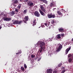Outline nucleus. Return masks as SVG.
I'll return each mask as SVG.
<instances>
[{
    "instance_id": "obj_1",
    "label": "nucleus",
    "mask_w": 73,
    "mask_h": 73,
    "mask_svg": "<svg viewBox=\"0 0 73 73\" xmlns=\"http://www.w3.org/2000/svg\"><path fill=\"white\" fill-rule=\"evenodd\" d=\"M37 44L38 45H39L40 47L39 52H38V53H39V55H41L43 49H45V44L44 42L40 41L38 42Z\"/></svg>"
},
{
    "instance_id": "obj_2",
    "label": "nucleus",
    "mask_w": 73,
    "mask_h": 73,
    "mask_svg": "<svg viewBox=\"0 0 73 73\" xmlns=\"http://www.w3.org/2000/svg\"><path fill=\"white\" fill-rule=\"evenodd\" d=\"M27 5L31 8H32V7L34 6V4L31 1H29L27 2Z\"/></svg>"
},
{
    "instance_id": "obj_3",
    "label": "nucleus",
    "mask_w": 73,
    "mask_h": 73,
    "mask_svg": "<svg viewBox=\"0 0 73 73\" xmlns=\"http://www.w3.org/2000/svg\"><path fill=\"white\" fill-rule=\"evenodd\" d=\"M49 19H51V18H55V15L53 14L52 13L48 14L47 15Z\"/></svg>"
},
{
    "instance_id": "obj_4",
    "label": "nucleus",
    "mask_w": 73,
    "mask_h": 73,
    "mask_svg": "<svg viewBox=\"0 0 73 73\" xmlns=\"http://www.w3.org/2000/svg\"><path fill=\"white\" fill-rule=\"evenodd\" d=\"M22 23V21H19L17 20H15L14 22H13V24H21Z\"/></svg>"
},
{
    "instance_id": "obj_5",
    "label": "nucleus",
    "mask_w": 73,
    "mask_h": 73,
    "mask_svg": "<svg viewBox=\"0 0 73 73\" xmlns=\"http://www.w3.org/2000/svg\"><path fill=\"white\" fill-rule=\"evenodd\" d=\"M62 48V45L60 44L56 50V52H60Z\"/></svg>"
},
{
    "instance_id": "obj_6",
    "label": "nucleus",
    "mask_w": 73,
    "mask_h": 73,
    "mask_svg": "<svg viewBox=\"0 0 73 73\" xmlns=\"http://www.w3.org/2000/svg\"><path fill=\"white\" fill-rule=\"evenodd\" d=\"M40 14L37 11H36L34 13V15L36 16V17H40Z\"/></svg>"
},
{
    "instance_id": "obj_7",
    "label": "nucleus",
    "mask_w": 73,
    "mask_h": 73,
    "mask_svg": "<svg viewBox=\"0 0 73 73\" xmlns=\"http://www.w3.org/2000/svg\"><path fill=\"white\" fill-rule=\"evenodd\" d=\"M3 19L4 21H10L11 20V19L9 18H7L6 17H3Z\"/></svg>"
},
{
    "instance_id": "obj_8",
    "label": "nucleus",
    "mask_w": 73,
    "mask_h": 73,
    "mask_svg": "<svg viewBox=\"0 0 73 73\" xmlns=\"http://www.w3.org/2000/svg\"><path fill=\"white\" fill-rule=\"evenodd\" d=\"M17 3H19V0H14L13 1V5L17 4Z\"/></svg>"
},
{
    "instance_id": "obj_9",
    "label": "nucleus",
    "mask_w": 73,
    "mask_h": 73,
    "mask_svg": "<svg viewBox=\"0 0 73 73\" xmlns=\"http://www.w3.org/2000/svg\"><path fill=\"white\" fill-rule=\"evenodd\" d=\"M53 70L51 69H48L46 70V72L47 73H52Z\"/></svg>"
},
{
    "instance_id": "obj_10",
    "label": "nucleus",
    "mask_w": 73,
    "mask_h": 73,
    "mask_svg": "<svg viewBox=\"0 0 73 73\" xmlns=\"http://www.w3.org/2000/svg\"><path fill=\"white\" fill-rule=\"evenodd\" d=\"M58 31L59 32H62V33L63 32V31H64V29L62 28V27H60L59 28V29H58Z\"/></svg>"
},
{
    "instance_id": "obj_11",
    "label": "nucleus",
    "mask_w": 73,
    "mask_h": 73,
    "mask_svg": "<svg viewBox=\"0 0 73 73\" xmlns=\"http://www.w3.org/2000/svg\"><path fill=\"white\" fill-rule=\"evenodd\" d=\"M71 48V47H70L69 48H67L66 50V52H65L66 54H68V52H69V50H70Z\"/></svg>"
},
{
    "instance_id": "obj_12",
    "label": "nucleus",
    "mask_w": 73,
    "mask_h": 73,
    "mask_svg": "<svg viewBox=\"0 0 73 73\" xmlns=\"http://www.w3.org/2000/svg\"><path fill=\"white\" fill-rule=\"evenodd\" d=\"M33 26L35 27V26L36 24V19H34L33 22Z\"/></svg>"
},
{
    "instance_id": "obj_13",
    "label": "nucleus",
    "mask_w": 73,
    "mask_h": 73,
    "mask_svg": "<svg viewBox=\"0 0 73 73\" xmlns=\"http://www.w3.org/2000/svg\"><path fill=\"white\" fill-rule=\"evenodd\" d=\"M40 8L42 11L44 12H46V10L44 9L43 6H41L40 7Z\"/></svg>"
},
{
    "instance_id": "obj_14",
    "label": "nucleus",
    "mask_w": 73,
    "mask_h": 73,
    "mask_svg": "<svg viewBox=\"0 0 73 73\" xmlns=\"http://www.w3.org/2000/svg\"><path fill=\"white\" fill-rule=\"evenodd\" d=\"M44 25L45 26H46V27H49V25H50V22L47 21L46 23H44Z\"/></svg>"
},
{
    "instance_id": "obj_15",
    "label": "nucleus",
    "mask_w": 73,
    "mask_h": 73,
    "mask_svg": "<svg viewBox=\"0 0 73 73\" xmlns=\"http://www.w3.org/2000/svg\"><path fill=\"white\" fill-rule=\"evenodd\" d=\"M24 19H25L26 21H28V19H29V17L28 16H25L24 18Z\"/></svg>"
},
{
    "instance_id": "obj_16",
    "label": "nucleus",
    "mask_w": 73,
    "mask_h": 73,
    "mask_svg": "<svg viewBox=\"0 0 73 73\" xmlns=\"http://www.w3.org/2000/svg\"><path fill=\"white\" fill-rule=\"evenodd\" d=\"M57 38L58 39H60V38H61V35H58L57 36Z\"/></svg>"
},
{
    "instance_id": "obj_17",
    "label": "nucleus",
    "mask_w": 73,
    "mask_h": 73,
    "mask_svg": "<svg viewBox=\"0 0 73 73\" xmlns=\"http://www.w3.org/2000/svg\"><path fill=\"white\" fill-rule=\"evenodd\" d=\"M39 12H40L41 15L42 16H43V15H44V13L41 11V10L40 9L39 10Z\"/></svg>"
},
{
    "instance_id": "obj_18",
    "label": "nucleus",
    "mask_w": 73,
    "mask_h": 73,
    "mask_svg": "<svg viewBox=\"0 0 73 73\" xmlns=\"http://www.w3.org/2000/svg\"><path fill=\"white\" fill-rule=\"evenodd\" d=\"M57 13H58L60 15H61V16H62V14L60 12V11H58L57 12Z\"/></svg>"
},
{
    "instance_id": "obj_19",
    "label": "nucleus",
    "mask_w": 73,
    "mask_h": 73,
    "mask_svg": "<svg viewBox=\"0 0 73 73\" xmlns=\"http://www.w3.org/2000/svg\"><path fill=\"white\" fill-rule=\"evenodd\" d=\"M18 52L16 53V54H19V53H21V50H18Z\"/></svg>"
},
{
    "instance_id": "obj_20",
    "label": "nucleus",
    "mask_w": 73,
    "mask_h": 73,
    "mask_svg": "<svg viewBox=\"0 0 73 73\" xmlns=\"http://www.w3.org/2000/svg\"><path fill=\"white\" fill-rule=\"evenodd\" d=\"M42 2L45 3V4H47L48 3V2H47V1L46 0H42Z\"/></svg>"
},
{
    "instance_id": "obj_21",
    "label": "nucleus",
    "mask_w": 73,
    "mask_h": 73,
    "mask_svg": "<svg viewBox=\"0 0 73 73\" xmlns=\"http://www.w3.org/2000/svg\"><path fill=\"white\" fill-rule=\"evenodd\" d=\"M11 15L13 16V15H15V12L13 11H12L11 13Z\"/></svg>"
},
{
    "instance_id": "obj_22",
    "label": "nucleus",
    "mask_w": 73,
    "mask_h": 73,
    "mask_svg": "<svg viewBox=\"0 0 73 73\" xmlns=\"http://www.w3.org/2000/svg\"><path fill=\"white\" fill-rule=\"evenodd\" d=\"M72 59L71 58H70L68 59V62H72Z\"/></svg>"
},
{
    "instance_id": "obj_23",
    "label": "nucleus",
    "mask_w": 73,
    "mask_h": 73,
    "mask_svg": "<svg viewBox=\"0 0 73 73\" xmlns=\"http://www.w3.org/2000/svg\"><path fill=\"white\" fill-rule=\"evenodd\" d=\"M50 6L51 7H54V5H53V3H51L50 4Z\"/></svg>"
},
{
    "instance_id": "obj_24",
    "label": "nucleus",
    "mask_w": 73,
    "mask_h": 73,
    "mask_svg": "<svg viewBox=\"0 0 73 73\" xmlns=\"http://www.w3.org/2000/svg\"><path fill=\"white\" fill-rule=\"evenodd\" d=\"M21 69L23 71H24V67H23L22 66H21Z\"/></svg>"
},
{
    "instance_id": "obj_25",
    "label": "nucleus",
    "mask_w": 73,
    "mask_h": 73,
    "mask_svg": "<svg viewBox=\"0 0 73 73\" xmlns=\"http://www.w3.org/2000/svg\"><path fill=\"white\" fill-rule=\"evenodd\" d=\"M61 65H62V63H59L58 66V67H60Z\"/></svg>"
},
{
    "instance_id": "obj_26",
    "label": "nucleus",
    "mask_w": 73,
    "mask_h": 73,
    "mask_svg": "<svg viewBox=\"0 0 73 73\" xmlns=\"http://www.w3.org/2000/svg\"><path fill=\"white\" fill-rule=\"evenodd\" d=\"M24 66L25 68V69H26V68H27V65H26V64H24Z\"/></svg>"
},
{
    "instance_id": "obj_27",
    "label": "nucleus",
    "mask_w": 73,
    "mask_h": 73,
    "mask_svg": "<svg viewBox=\"0 0 73 73\" xmlns=\"http://www.w3.org/2000/svg\"><path fill=\"white\" fill-rule=\"evenodd\" d=\"M71 56H72V54H68V57H71Z\"/></svg>"
},
{
    "instance_id": "obj_28",
    "label": "nucleus",
    "mask_w": 73,
    "mask_h": 73,
    "mask_svg": "<svg viewBox=\"0 0 73 73\" xmlns=\"http://www.w3.org/2000/svg\"><path fill=\"white\" fill-rule=\"evenodd\" d=\"M18 8L19 9H20V8H21V5H19L18 6Z\"/></svg>"
},
{
    "instance_id": "obj_29",
    "label": "nucleus",
    "mask_w": 73,
    "mask_h": 73,
    "mask_svg": "<svg viewBox=\"0 0 73 73\" xmlns=\"http://www.w3.org/2000/svg\"><path fill=\"white\" fill-rule=\"evenodd\" d=\"M65 72V70H64L62 71V73H64Z\"/></svg>"
},
{
    "instance_id": "obj_30",
    "label": "nucleus",
    "mask_w": 73,
    "mask_h": 73,
    "mask_svg": "<svg viewBox=\"0 0 73 73\" xmlns=\"http://www.w3.org/2000/svg\"><path fill=\"white\" fill-rule=\"evenodd\" d=\"M15 11L16 12H19V10L17 9H15Z\"/></svg>"
},
{
    "instance_id": "obj_31",
    "label": "nucleus",
    "mask_w": 73,
    "mask_h": 73,
    "mask_svg": "<svg viewBox=\"0 0 73 73\" xmlns=\"http://www.w3.org/2000/svg\"><path fill=\"white\" fill-rule=\"evenodd\" d=\"M51 23L52 24H53L54 23V21H52L51 22Z\"/></svg>"
},
{
    "instance_id": "obj_32",
    "label": "nucleus",
    "mask_w": 73,
    "mask_h": 73,
    "mask_svg": "<svg viewBox=\"0 0 73 73\" xmlns=\"http://www.w3.org/2000/svg\"><path fill=\"white\" fill-rule=\"evenodd\" d=\"M57 73V71L54 70L53 72V73Z\"/></svg>"
},
{
    "instance_id": "obj_33",
    "label": "nucleus",
    "mask_w": 73,
    "mask_h": 73,
    "mask_svg": "<svg viewBox=\"0 0 73 73\" xmlns=\"http://www.w3.org/2000/svg\"><path fill=\"white\" fill-rule=\"evenodd\" d=\"M64 34H62L61 35V37H62L63 36H64Z\"/></svg>"
},
{
    "instance_id": "obj_34",
    "label": "nucleus",
    "mask_w": 73,
    "mask_h": 73,
    "mask_svg": "<svg viewBox=\"0 0 73 73\" xmlns=\"http://www.w3.org/2000/svg\"><path fill=\"white\" fill-rule=\"evenodd\" d=\"M24 13H27V10H24Z\"/></svg>"
},
{
    "instance_id": "obj_35",
    "label": "nucleus",
    "mask_w": 73,
    "mask_h": 73,
    "mask_svg": "<svg viewBox=\"0 0 73 73\" xmlns=\"http://www.w3.org/2000/svg\"><path fill=\"white\" fill-rule=\"evenodd\" d=\"M31 57H32V58H34V57H35V56L33 55H31Z\"/></svg>"
},
{
    "instance_id": "obj_36",
    "label": "nucleus",
    "mask_w": 73,
    "mask_h": 73,
    "mask_svg": "<svg viewBox=\"0 0 73 73\" xmlns=\"http://www.w3.org/2000/svg\"><path fill=\"white\" fill-rule=\"evenodd\" d=\"M23 21H24V23H27V21H26V20H24Z\"/></svg>"
},
{
    "instance_id": "obj_37",
    "label": "nucleus",
    "mask_w": 73,
    "mask_h": 73,
    "mask_svg": "<svg viewBox=\"0 0 73 73\" xmlns=\"http://www.w3.org/2000/svg\"><path fill=\"white\" fill-rule=\"evenodd\" d=\"M62 68L63 69H65V68L64 67H62Z\"/></svg>"
},
{
    "instance_id": "obj_38",
    "label": "nucleus",
    "mask_w": 73,
    "mask_h": 73,
    "mask_svg": "<svg viewBox=\"0 0 73 73\" xmlns=\"http://www.w3.org/2000/svg\"><path fill=\"white\" fill-rule=\"evenodd\" d=\"M28 1V0H25V1H26V2H27V1Z\"/></svg>"
},
{
    "instance_id": "obj_39",
    "label": "nucleus",
    "mask_w": 73,
    "mask_h": 73,
    "mask_svg": "<svg viewBox=\"0 0 73 73\" xmlns=\"http://www.w3.org/2000/svg\"><path fill=\"white\" fill-rule=\"evenodd\" d=\"M39 60H40V59H38V61H39Z\"/></svg>"
},
{
    "instance_id": "obj_40",
    "label": "nucleus",
    "mask_w": 73,
    "mask_h": 73,
    "mask_svg": "<svg viewBox=\"0 0 73 73\" xmlns=\"http://www.w3.org/2000/svg\"><path fill=\"white\" fill-rule=\"evenodd\" d=\"M40 1H42L43 0H39Z\"/></svg>"
},
{
    "instance_id": "obj_41",
    "label": "nucleus",
    "mask_w": 73,
    "mask_h": 73,
    "mask_svg": "<svg viewBox=\"0 0 73 73\" xmlns=\"http://www.w3.org/2000/svg\"><path fill=\"white\" fill-rule=\"evenodd\" d=\"M1 28V27H0V29Z\"/></svg>"
},
{
    "instance_id": "obj_42",
    "label": "nucleus",
    "mask_w": 73,
    "mask_h": 73,
    "mask_svg": "<svg viewBox=\"0 0 73 73\" xmlns=\"http://www.w3.org/2000/svg\"><path fill=\"white\" fill-rule=\"evenodd\" d=\"M49 29H50V27H49Z\"/></svg>"
},
{
    "instance_id": "obj_43",
    "label": "nucleus",
    "mask_w": 73,
    "mask_h": 73,
    "mask_svg": "<svg viewBox=\"0 0 73 73\" xmlns=\"http://www.w3.org/2000/svg\"><path fill=\"white\" fill-rule=\"evenodd\" d=\"M29 9H30L31 8H30V7H29Z\"/></svg>"
},
{
    "instance_id": "obj_44",
    "label": "nucleus",
    "mask_w": 73,
    "mask_h": 73,
    "mask_svg": "<svg viewBox=\"0 0 73 73\" xmlns=\"http://www.w3.org/2000/svg\"><path fill=\"white\" fill-rule=\"evenodd\" d=\"M40 27H41V26H40V27H39V28H40Z\"/></svg>"
},
{
    "instance_id": "obj_45",
    "label": "nucleus",
    "mask_w": 73,
    "mask_h": 73,
    "mask_svg": "<svg viewBox=\"0 0 73 73\" xmlns=\"http://www.w3.org/2000/svg\"><path fill=\"white\" fill-rule=\"evenodd\" d=\"M26 48H27V47H26Z\"/></svg>"
}]
</instances>
